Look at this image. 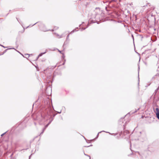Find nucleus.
I'll return each mask as SVG.
<instances>
[{
  "label": "nucleus",
  "mask_w": 159,
  "mask_h": 159,
  "mask_svg": "<svg viewBox=\"0 0 159 159\" xmlns=\"http://www.w3.org/2000/svg\"><path fill=\"white\" fill-rule=\"evenodd\" d=\"M36 24V23H35V24H34V25H35Z\"/></svg>",
  "instance_id": "8"
},
{
  "label": "nucleus",
  "mask_w": 159,
  "mask_h": 159,
  "mask_svg": "<svg viewBox=\"0 0 159 159\" xmlns=\"http://www.w3.org/2000/svg\"><path fill=\"white\" fill-rule=\"evenodd\" d=\"M157 112L156 113V115L157 118L159 120V110L158 108H156V109Z\"/></svg>",
  "instance_id": "1"
},
{
  "label": "nucleus",
  "mask_w": 159,
  "mask_h": 159,
  "mask_svg": "<svg viewBox=\"0 0 159 159\" xmlns=\"http://www.w3.org/2000/svg\"><path fill=\"white\" fill-rule=\"evenodd\" d=\"M46 52H44L43 53H41L40 54L39 56H38V57H40V56H41L43 54H44Z\"/></svg>",
  "instance_id": "2"
},
{
  "label": "nucleus",
  "mask_w": 159,
  "mask_h": 159,
  "mask_svg": "<svg viewBox=\"0 0 159 159\" xmlns=\"http://www.w3.org/2000/svg\"><path fill=\"white\" fill-rule=\"evenodd\" d=\"M59 52L60 53L61 52V51H59Z\"/></svg>",
  "instance_id": "5"
},
{
  "label": "nucleus",
  "mask_w": 159,
  "mask_h": 159,
  "mask_svg": "<svg viewBox=\"0 0 159 159\" xmlns=\"http://www.w3.org/2000/svg\"><path fill=\"white\" fill-rule=\"evenodd\" d=\"M5 133H3V134H1V136H3L4 135V134Z\"/></svg>",
  "instance_id": "4"
},
{
  "label": "nucleus",
  "mask_w": 159,
  "mask_h": 159,
  "mask_svg": "<svg viewBox=\"0 0 159 159\" xmlns=\"http://www.w3.org/2000/svg\"><path fill=\"white\" fill-rule=\"evenodd\" d=\"M57 36L58 38H60L61 37V36H60V35H58V34L57 35Z\"/></svg>",
  "instance_id": "3"
},
{
  "label": "nucleus",
  "mask_w": 159,
  "mask_h": 159,
  "mask_svg": "<svg viewBox=\"0 0 159 159\" xmlns=\"http://www.w3.org/2000/svg\"><path fill=\"white\" fill-rule=\"evenodd\" d=\"M36 24V23H35V24H34V25H35Z\"/></svg>",
  "instance_id": "7"
},
{
  "label": "nucleus",
  "mask_w": 159,
  "mask_h": 159,
  "mask_svg": "<svg viewBox=\"0 0 159 159\" xmlns=\"http://www.w3.org/2000/svg\"><path fill=\"white\" fill-rule=\"evenodd\" d=\"M69 35H68V36H68V37H69Z\"/></svg>",
  "instance_id": "9"
},
{
  "label": "nucleus",
  "mask_w": 159,
  "mask_h": 159,
  "mask_svg": "<svg viewBox=\"0 0 159 159\" xmlns=\"http://www.w3.org/2000/svg\"><path fill=\"white\" fill-rule=\"evenodd\" d=\"M36 24V23H35V24H34V25H35Z\"/></svg>",
  "instance_id": "6"
}]
</instances>
